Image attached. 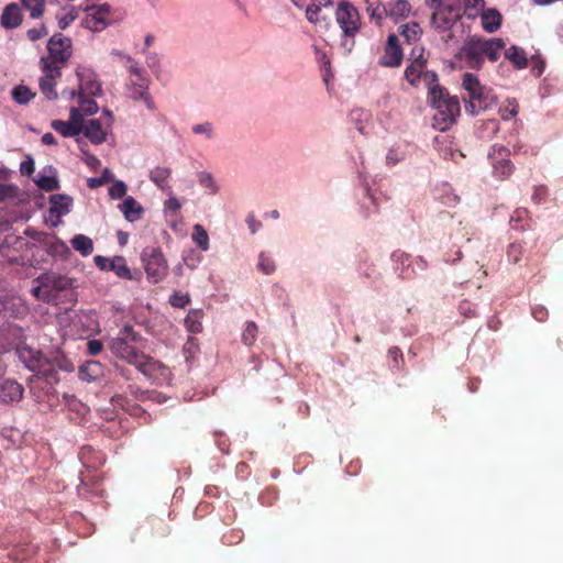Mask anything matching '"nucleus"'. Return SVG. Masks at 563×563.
Segmentation results:
<instances>
[{
  "label": "nucleus",
  "mask_w": 563,
  "mask_h": 563,
  "mask_svg": "<svg viewBox=\"0 0 563 563\" xmlns=\"http://www.w3.org/2000/svg\"><path fill=\"white\" fill-rule=\"evenodd\" d=\"M81 132L93 144H101L107 139V130L103 128V124L100 122V119L87 120L82 126Z\"/></svg>",
  "instance_id": "nucleus-19"
},
{
  "label": "nucleus",
  "mask_w": 563,
  "mask_h": 563,
  "mask_svg": "<svg viewBox=\"0 0 563 563\" xmlns=\"http://www.w3.org/2000/svg\"><path fill=\"white\" fill-rule=\"evenodd\" d=\"M258 328L255 322H246L245 329L242 333V341L246 345H252L257 336Z\"/></svg>",
  "instance_id": "nucleus-41"
},
{
  "label": "nucleus",
  "mask_w": 563,
  "mask_h": 563,
  "mask_svg": "<svg viewBox=\"0 0 563 563\" xmlns=\"http://www.w3.org/2000/svg\"><path fill=\"white\" fill-rule=\"evenodd\" d=\"M424 48H420V53L416 56V48H412L410 54L411 64L405 70V77L408 82L412 86H417L419 79L422 74V69L427 63V59L423 57Z\"/></svg>",
  "instance_id": "nucleus-17"
},
{
  "label": "nucleus",
  "mask_w": 563,
  "mask_h": 563,
  "mask_svg": "<svg viewBox=\"0 0 563 563\" xmlns=\"http://www.w3.org/2000/svg\"><path fill=\"white\" fill-rule=\"evenodd\" d=\"M48 54L41 58L44 69L57 67L60 70L62 66L71 56V41L70 37H49L47 43Z\"/></svg>",
  "instance_id": "nucleus-8"
},
{
  "label": "nucleus",
  "mask_w": 563,
  "mask_h": 563,
  "mask_svg": "<svg viewBox=\"0 0 563 563\" xmlns=\"http://www.w3.org/2000/svg\"><path fill=\"white\" fill-rule=\"evenodd\" d=\"M199 183H200L201 186H203L206 188H209L211 190V192L214 194L217 191L213 177L210 174L201 173L199 175Z\"/></svg>",
  "instance_id": "nucleus-55"
},
{
  "label": "nucleus",
  "mask_w": 563,
  "mask_h": 563,
  "mask_svg": "<svg viewBox=\"0 0 563 563\" xmlns=\"http://www.w3.org/2000/svg\"><path fill=\"white\" fill-rule=\"evenodd\" d=\"M459 18V12L453 4H446L442 9L434 10L432 14V24L435 30L445 32L453 27Z\"/></svg>",
  "instance_id": "nucleus-12"
},
{
  "label": "nucleus",
  "mask_w": 563,
  "mask_h": 563,
  "mask_svg": "<svg viewBox=\"0 0 563 563\" xmlns=\"http://www.w3.org/2000/svg\"><path fill=\"white\" fill-rule=\"evenodd\" d=\"M74 368L73 362L64 353L55 351L49 355L43 354L38 361V368L33 372L53 386L59 382L58 371L70 373Z\"/></svg>",
  "instance_id": "nucleus-5"
},
{
  "label": "nucleus",
  "mask_w": 563,
  "mask_h": 563,
  "mask_svg": "<svg viewBox=\"0 0 563 563\" xmlns=\"http://www.w3.org/2000/svg\"><path fill=\"white\" fill-rule=\"evenodd\" d=\"M77 16L78 12L74 7H70L64 15H58L57 19L60 30H65Z\"/></svg>",
  "instance_id": "nucleus-51"
},
{
  "label": "nucleus",
  "mask_w": 563,
  "mask_h": 563,
  "mask_svg": "<svg viewBox=\"0 0 563 563\" xmlns=\"http://www.w3.org/2000/svg\"><path fill=\"white\" fill-rule=\"evenodd\" d=\"M484 0H464L465 13L475 16L484 8Z\"/></svg>",
  "instance_id": "nucleus-50"
},
{
  "label": "nucleus",
  "mask_w": 563,
  "mask_h": 563,
  "mask_svg": "<svg viewBox=\"0 0 563 563\" xmlns=\"http://www.w3.org/2000/svg\"><path fill=\"white\" fill-rule=\"evenodd\" d=\"M126 195V185L122 180L113 181L109 188V196L111 199H121Z\"/></svg>",
  "instance_id": "nucleus-47"
},
{
  "label": "nucleus",
  "mask_w": 563,
  "mask_h": 563,
  "mask_svg": "<svg viewBox=\"0 0 563 563\" xmlns=\"http://www.w3.org/2000/svg\"><path fill=\"white\" fill-rule=\"evenodd\" d=\"M101 374H102V366L97 361L86 362V364H84L79 368V375H80L81 379L87 380V382L96 380Z\"/></svg>",
  "instance_id": "nucleus-27"
},
{
  "label": "nucleus",
  "mask_w": 563,
  "mask_h": 563,
  "mask_svg": "<svg viewBox=\"0 0 563 563\" xmlns=\"http://www.w3.org/2000/svg\"><path fill=\"white\" fill-rule=\"evenodd\" d=\"M82 114L84 113L78 108L73 107L70 109L69 122L71 124H74L75 126H77V129H80V132L82 131V126L86 123V121L84 120Z\"/></svg>",
  "instance_id": "nucleus-53"
},
{
  "label": "nucleus",
  "mask_w": 563,
  "mask_h": 563,
  "mask_svg": "<svg viewBox=\"0 0 563 563\" xmlns=\"http://www.w3.org/2000/svg\"><path fill=\"white\" fill-rule=\"evenodd\" d=\"M130 97L134 100H143L147 109L154 110V101L148 93V79L140 77V79L130 78Z\"/></svg>",
  "instance_id": "nucleus-15"
},
{
  "label": "nucleus",
  "mask_w": 563,
  "mask_h": 563,
  "mask_svg": "<svg viewBox=\"0 0 563 563\" xmlns=\"http://www.w3.org/2000/svg\"><path fill=\"white\" fill-rule=\"evenodd\" d=\"M192 240L202 251L209 249V235L201 224L194 225Z\"/></svg>",
  "instance_id": "nucleus-36"
},
{
  "label": "nucleus",
  "mask_w": 563,
  "mask_h": 563,
  "mask_svg": "<svg viewBox=\"0 0 563 563\" xmlns=\"http://www.w3.org/2000/svg\"><path fill=\"white\" fill-rule=\"evenodd\" d=\"M314 48H316L317 58L322 64L323 80L325 84H328L330 80V77L332 76L331 70H330V60L327 57V54L321 53L317 45H314Z\"/></svg>",
  "instance_id": "nucleus-45"
},
{
  "label": "nucleus",
  "mask_w": 563,
  "mask_h": 563,
  "mask_svg": "<svg viewBox=\"0 0 563 563\" xmlns=\"http://www.w3.org/2000/svg\"><path fill=\"white\" fill-rule=\"evenodd\" d=\"M141 260L151 283L162 282L168 274L167 261L159 247L148 246L142 251Z\"/></svg>",
  "instance_id": "nucleus-7"
},
{
  "label": "nucleus",
  "mask_w": 563,
  "mask_h": 563,
  "mask_svg": "<svg viewBox=\"0 0 563 563\" xmlns=\"http://www.w3.org/2000/svg\"><path fill=\"white\" fill-rule=\"evenodd\" d=\"M36 282H37L38 285L32 289L33 295L37 299H42V300H44L46 302L52 303V296L53 295H49L48 287L44 286V284L46 282V280H44V274L40 275L37 277Z\"/></svg>",
  "instance_id": "nucleus-39"
},
{
  "label": "nucleus",
  "mask_w": 563,
  "mask_h": 563,
  "mask_svg": "<svg viewBox=\"0 0 563 563\" xmlns=\"http://www.w3.org/2000/svg\"><path fill=\"white\" fill-rule=\"evenodd\" d=\"M44 286L48 287L52 303L74 302L76 300L75 279L55 272L44 273Z\"/></svg>",
  "instance_id": "nucleus-6"
},
{
  "label": "nucleus",
  "mask_w": 563,
  "mask_h": 563,
  "mask_svg": "<svg viewBox=\"0 0 563 563\" xmlns=\"http://www.w3.org/2000/svg\"><path fill=\"white\" fill-rule=\"evenodd\" d=\"M23 329L16 324L4 322L0 325V354L20 345Z\"/></svg>",
  "instance_id": "nucleus-10"
},
{
  "label": "nucleus",
  "mask_w": 563,
  "mask_h": 563,
  "mask_svg": "<svg viewBox=\"0 0 563 563\" xmlns=\"http://www.w3.org/2000/svg\"><path fill=\"white\" fill-rule=\"evenodd\" d=\"M15 353L19 360L25 365L27 369L33 372L38 368V361L41 360L43 353L38 350H34L29 345H18L15 349Z\"/></svg>",
  "instance_id": "nucleus-21"
},
{
  "label": "nucleus",
  "mask_w": 563,
  "mask_h": 563,
  "mask_svg": "<svg viewBox=\"0 0 563 563\" xmlns=\"http://www.w3.org/2000/svg\"><path fill=\"white\" fill-rule=\"evenodd\" d=\"M102 343L99 340H89L87 342V352L89 355H97L102 351Z\"/></svg>",
  "instance_id": "nucleus-59"
},
{
  "label": "nucleus",
  "mask_w": 563,
  "mask_h": 563,
  "mask_svg": "<svg viewBox=\"0 0 563 563\" xmlns=\"http://www.w3.org/2000/svg\"><path fill=\"white\" fill-rule=\"evenodd\" d=\"M110 272H113L118 277H120L122 279H126V280L134 279V276H133L131 269L129 268L126 261L123 256H114L112 258V266H111Z\"/></svg>",
  "instance_id": "nucleus-28"
},
{
  "label": "nucleus",
  "mask_w": 563,
  "mask_h": 563,
  "mask_svg": "<svg viewBox=\"0 0 563 563\" xmlns=\"http://www.w3.org/2000/svg\"><path fill=\"white\" fill-rule=\"evenodd\" d=\"M35 95L26 86H16L12 90V98L20 104H26Z\"/></svg>",
  "instance_id": "nucleus-37"
},
{
  "label": "nucleus",
  "mask_w": 563,
  "mask_h": 563,
  "mask_svg": "<svg viewBox=\"0 0 563 563\" xmlns=\"http://www.w3.org/2000/svg\"><path fill=\"white\" fill-rule=\"evenodd\" d=\"M202 311L201 310H190L185 318V325L187 330L191 333H199L202 330L201 323Z\"/></svg>",
  "instance_id": "nucleus-32"
},
{
  "label": "nucleus",
  "mask_w": 563,
  "mask_h": 563,
  "mask_svg": "<svg viewBox=\"0 0 563 563\" xmlns=\"http://www.w3.org/2000/svg\"><path fill=\"white\" fill-rule=\"evenodd\" d=\"M532 316L538 321H544L545 318L548 317V311L543 307H534L532 309Z\"/></svg>",
  "instance_id": "nucleus-64"
},
{
  "label": "nucleus",
  "mask_w": 563,
  "mask_h": 563,
  "mask_svg": "<svg viewBox=\"0 0 563 563\" xmlns=\"http://www.w3.org/2000/svg\"><path fill=\"white\" fill-rule=\"evenodd\" d=\"M43 69L44 76L40 79V89L46 96L47 99L54 100L57 98V91L55 89V78L60 76V70L57 67L49 69Z\"/></svg>",
  "instance_id": "nucleus-20"
},
{
  "label": "nucleus",
  "mask_w": 563,
  "mask_h": 563,
  "mask_svg": "<svg viewBox=\"0 0 563 563\" xmlns=\"http://www.w3.org/2000/svg\"><path fill=\"white\" fill-rule=\"evenodd\" d=\"M71 246L81 255L88 256L93 251L92 240L84 234H77L71 239Z\"/></svg>",
  "instance_id": "nucleus-30"
},
{
  "label": "nucleus",
  "mask_w": 563,
  "mask_h": 563,
  "mask_svg": "<svg viewBox=\"0 0 563 563\" xmlns=\"http://www.w3.org/2000/svg\"><path fill=\"white\" fill-rule=\"evenodd\" d=\"M462 87L465 90L463 96L465 111L471 115H477L497 104V98L493 89L482 85L476 75L464 73L462 75Z\"/></svg>",
  "instance_id": "nucleus-3"
},
{
  "label": "nucleus",
  "mask_w": 563,
  "mask_h": 563,
  "mask_svg": "<svg viewBox=\"0 0 563 563\" xmlns=\"http://www.w3.org/2000/svg\"><path fill=\"white\" fill-rule=\"evenodd\" d=\"M320 12V7L317 5L316 3L309 5L306 10V16L307 19L312 22V23H316L319 21V18H318V13Z\"/></svg>",
  "instance_id": "nucleus-62"
},
{
  "label": "nucleus",
  "mask_w": 563,
  "mask_h": 563,
  "mask_svg": "<svg viewBox=\"0 0 563 563\" xmlns=\"http://www.w3.org/2000/svg\"><path fill=\"white\" fill-rule=\"evenodd\" d=\"M170 174V168L157 166L150 172V178L157 187L165 189L168 187Z\"/></svg>",
  "instance_id": "nucleus-29"
},
{
  "label": "nucleus",
  "mask_w": 563,
  "mask_h": 563,
  "mask_svg": "<svg viewBox=\"0 0 563 563\" xmlns=\"http://www.w3.org/2000/svg\"><path fill=\"white\" fill-rule=\"evenodd\" d=\"M51 126L64 137L76 136L80 133V129H77L69 121L53 120Z\"/></svg>",
  "instance_id": "nucleus-31"
},
{
  "label": "nucleus",
  "mask_w": 563,
  "mask_h": 563,
  "mask_svg": "<svg viewBox=\"0 0 563 563\" xmlns=\"http://www.w3.org/2000/svg\"><path fill=\"white\" fill-rule=\"evenodd\" d=\"M109 4H102L95 13L88 14L85 24L91 32H101L106 26L104 15L109 13Z\"/></svg>",
  "instance_id": "nucleus-23"
},
{
  "label": "nucleus",
  "mask_w": 563,
  "mask_h": 563,
  "mask_svg": "<svg viewBox=\"0 0 563 563\" xmlns=\"http://www.w3.org/2000/svg\"><path fill=\"white\" fill-rule=\"evenodd\" d=\"M8 176V172L3 168H0V201H3L8 198H14L16 194V187L7 184Z\"/></svg>",
  "instance_id": "nucleus-33"
},
{
  "label": "nucleus",
  "mask_w": 563,
  "mask_h": 563,
  "mask_svg": "<svg viewBox=\"0 0 563 563\" xmlns=\"http://www.w3.org/2000/svg\"><path fill=\"white\" fill-rule=\"evenodd\" d=\"M92 453L91 448H82L80 451V457L82 460V463L87 465L88 467H97L99 464L103 463V459L101 456L98 457V462H90L88 459V455Z\"/></svg>",
  "instance_id": "nucleus-54"
},
{
  "label": "nucleus",
  "mask_w": 563,
  "mask_h": 563,
  "mask_svg": "<svg viewBox=\"0 0 563 563\" xmlns=\"http://www.w3.org/2000/svg\"><path fill=\"white\" fill-rule=\"evenodd\" d=\"M482 25L487 33L496 32L501 24V14L496 9L482 10Z\"/></svg>",
  "instance_id": "nucleus-26"
},
{
  "label": "nucleus",
  "mask_w": 563,
  "mask_h": 563,
  "mask_svg": "<svg viewBox=\"0 0 563 563\" xmlns=\"http://www.w3.org/2000/svg\"><path fill=\"white\" fill-rule=\"evenodd\" d=\"M22 7L30 12V16L38 19L42 16L45 7V0H21Z\"/></svg>",
  "instance_id": "nucleus-35"
},
{
  "label": "nucleus",
  "mask_w": 563,
  "mask_h": 563,
  "mask_svg": "<svg viewBox=\"0 0 563 563\" xmlns=\"http://www.w3.org/2000/svg\"><path fill=\"white\" fill-rule=\"evenodd\" d=\"M77 76L79 78V93L92 97L101 95V84L93 71L89 69L77 70Z\"/></svg>",
  "instance_id": "nucleus-14"
},
{
  "label": "nucleus",
  "mask_w": 563,
  "mask_h": 563,
  "mask_svg": "<svg viewBox=\"0 0 563 563\" xmlns=\"http://www.w3.org/2000/svg\"><path fill=\"white\" fill-rule=\"evenodd\" d=\"M395 271L402 279H411L417 276V269L413 266V258L405 252H394Z\"/></svg>",
  "instance_id": "nucleus-16"
},
{
  "label": "nucleus",
  "mask_w": 563,
  "mask_h": 563,
  "mask_svg": "<svg viewBox=\"0 0 563 563\" xmlns=\"http://www.w3.org/2000/svg\"><path fill=\"white\" fill-rule=\"evenodd\" d=\"M492 158L494 159V173L497 177H499L500 179H505L512 174L514 165L509 159H495L494 156H492Z\"/></svg>",
  "instance_id": "nucleus-34"
},
{
  "label": "nucleus",
  "mask_w": 563,
  "mask_h": 563,
  "mask_svg": "<svg viewBox=\"0 0 563 563\" xmlns=\"http://www.w3.org/2000/svg\"><path fill=\"white\" fill-rule=\"evenodd\" d=\"M24 394L23 386L15 379L5 378L0 382V402L12 405L22 400Z\"/></svg>",
  "instance_id": "nucleus-13"
},
{
  "label": "nucleus",
  "mask_w": 563,
  "mask_h": 563,
  "mask_svg": "<svg viewBox=\"0 0 563 563\" xmlns=\"http://www.w3.org/2000/svg\"><path fill=\"white\" fill-rule=\"evenodd\" d=\"M409 12L410 4L406 0H398L388 9V14L391 16H406Z\"/></svg>",
  "instance_id": "nucleus-43"
},
{
  "label": "nucleus",
  "mask_w": 563,
  "mask_h": 563,
  "mask_svg": "<svg viewBox=\"0 0 563 563\" xmlns=\"http://www.w3.org/2000/svg\"><path fill=\"white\" fill-rule=\"evenodd\" d=\"M528 214L527 209H517L511 216L510 223L514 229H523V227H519L517 223L521 221Z\"/></svg>",
  "instance_id": "nucleus-58"
},
{
  "label": "nucleus",
  "mask_w": 563,
  "mask_h": 563,
  "mask_svg": "<svg viewBox=\"0 0 563 563\" xmlns=\"http://www.w3.org/2000/svg\"><path fill=\"white\" fill-rule=\"evenodd\" d=\"M169 303L175 308H185L190 303V297L175 291L169 298Z\"/></svg>",
  "instance_id": "nucleus-52"
},
{
  "label": "nucleus",
  "mask_w": 563,
  "mask_h": 563,
  "mask_svg": "<svg viewBox=\"0 0 563 563\" xmlns=\"http://www.w3.org/2000/svg\"><path fill=\"white\" fill-rule=\"evenodd\" d=\"M531 62V74L539 78L543 74L545 69V62L539 55H532L530 58Z\"/></svg>",
  "instance_id": "nucleus-48"
},
{
  "label": "nucleus",
  "mask_w": 563,
  "mask_h": 563,
  "mask_svg": "<svg viewBox=\"0 0 563 563\" xmlns=\"http://www.w3.org/2000/svg\"><path fill=\"white\" fill-rule=\"evenodd\" d=\"M504 47L505 43L500 37L489 40L473 37L464 44L457 56L465 62L467 67L479 68L485 58L490 62L498 60Z\"/></svg>",
  "instance_id": "nucleus-4"
},
{
  "label": "nucleus",
  "mask_w": 563,
  "mask_h": 563,
  "mask_svg": "<svg viewBox=\"0 0 563 563\" xmlns=\"http://www.w3.org/2000/svg\"><path fill=\"white\" fill-rule=\"evenodd\" d=\"M80 110L86 115H92L98 112V104L93 99H86L84 95L78 93Z\"/></svg>",
  "instance_id": "nucleus-42"
},
{
  "label": "nucleus",
  "mask_w": 563,
  "mask_h": 563,
  "mask_svg": "<svg viewBox=\"0 0 563 563\" xmlns=\"http://www.w3.org/2000/svg\"><path fill=\"white\" fill-rule=\"evenodd\" d=\"M549 196V190L544 185L534 186L533 192L531 196L532 201L536 205H540L547 201Z\"/></svg>",
  "instance_id": "nucleus-49"
},
{
  "label": "nucleus",
  "mask_w": 563,
  "mask_h": 563,
  "mask_svg": "<svg viewBox=\"0 0 563 563\" xmlns=\"http://www.w3.org/2000/svg\"><path fill=\"white\" fill-rule=\"evenodd\" d=\"M141 340V335L134 331L133 327L126 324L120 330L118 336L111 340L110 350L117 357L134 365L139 372L151 377L162 367V364L133 346V343Z\"/></svg>",
  "instance_id": "nucleus-1"
},
{
  "label": "nucleus",
  "mask_w": 563,
  "mask_h": 563,
  "mask_svg": "<svg viewBox=\"0 0 563 563\" xmlns=\"http://www.w3.org/2000/svg\"><path fill=\"white\" fill-rule=\"evenodd\" d=\"M73 199L66 195H53L49 198V213L60 218L70 211Z\"/></svg>",
  "instance_id": "nucleus-22"
},
{
  "label": "nucleus",
  "mask_w": 563,
  "mask_h": 563,
  "mask_svg": "<svg viewBox=\"0 0 563 563\" xmlns=\"http://www.w3.org/2000/svg\"><path fill=\"white\" fill-rule=\"evenodd\" d=\"M20 172L22 175L30 176L34 173V161L32 157H27V159L23 161L20 165Z\"/></svg>",
  "instance_id": "nucleus-60"
},
{
  "label": "nucleus",
  "mask_w": 563,
  "mask_h": 563,
  "mask_svg": "<svg viewBox=\"0 0 563 563\" xmlns=\"http://www.w3.org/2000/svg\"><path fill=\"white\" fill-rule=\"evenodd\" d=\"M505 57L512 64L516 69H525L529 65V58L523 48L511 45L505 51Z\"/></svg>",
  "instance_id": "nucleus-25"
},
{
  "label": "nucleus",
  "mask_w": 563,
  "mask_h": 563,
  "mask_svg": "<svg viewBox=\"0 0 563 563\" xmlns=\"http://www.w3.org/2000/svg\"><path fill=\"white\" fill-rule=\"evenodd\" d=\"M398 40L399 37H387L384 54L378 60L380 66L396 68L401 65L404 53Z\"/></svg>",
  "instance_id": "nucleus-11"
},
{
  "label": "nucleus",
  "mask_w": 563,
  "mask_h": 563,
  "mask_svg": "<svg viewBox=\"0 0 563 563\" xmlns=\"http://www.w3.org/2000/svg\"><path fill=\"white\" fill-rule=\"evenodd\" d=\"M366 11L369 13L371 19L377 21V24L380 23L383 16L388 14V9L385 5L380 8L379 3H368Z\"/></svg>",
  "instance_id": "nucleus-44"
},
{
  "label": "nucleus",
  "mask_w": 563,
  "mask_h": 563,
  "mask_svg": "<svg viewBox=\"0 0 563 563\" xmlns=\"http://www.w3.org/2000/svg\"><path fill=\"white\" fill-rule=\"evenodd\" d=\"M257 268L265 275H271L276 271V264L271 256L262 252L258 256Z\"/></svg>",
  "instance_id": "nucleus-40"
},
{
  "label": "nucleus",
  "mask_w": 563,
  "mask_h": 563,
  "mask_svg": "<svg viewBox=\"0 0 563 563\" xmlns=\"http://www.w3.org/2000/svg\"><path fill=\"white\" fill-rule=\"evenodd\" d=\"M192 132L196 134H206L208 139L212 137V124L209 122L202 124H196L192 128Z\"/></svg>",
  "instance_id": "nucleus-57"
},
{
  "label": "nucleus",
  "mask_w": 563,
  "mask_h": 563,
  "mask_svg": "<svg viewBox=\"0 0 563 563\" xmlns=\"http://www.w3.org/2000/svg\"><path fill=\"white\" fill-rule=\"evenodd\" d=\"M424 80H429V96L431 106L434 108L432 125L434 129L444 132L449 130L461 113L460 101L457 97L449 95L448 90L437 84L435 73L426 71Z\"/></svg>",
  "instance_id": "nucleus-2"
},
{
  "label": "nucleus",
  "mask_w": 563,
  "mask_h": 563,
  "mask_svg": "<svg viewBox=\"0 0 563 563\" xmlns=\"http://www.w3.org/2000/svg\"><path fill=\"white\" fill-rule=\"evenodd\" d=\"M119 209L129 222L141 219L144 212L143 207L132 196L125 197L123 202L119 205Z\"/></svg>",
  "instance_id": "nucleus-24"
},
{
  "label": "nucleus",
  "mask_w": 563,
  "mask_h": 563,
  "mask_svg": "<svg viewBox=\"0 0 563 563\" xmlns=\"http://www.w3.org/2000/svg\"><path fill=\"white\" fill-rule=\"evenodd\" d=\"M35 183L41 189L46 190V191H53V190L58 189V187H59V183L54 175L41 174V175H38Z\"/></svg>",
  "instance_id": "nucleus-38"
},
{
  "label": "nucleus",
  "mask_w": 563,
  "mask_h": 563,
  "mask_svg": "<svg viewBox=\"0 0 563 563\" xmlns=\"http://www.w3.org/2000/svg\"><path fill=\"white\" fill-rule=\"evenodd\" d=\"M460 312L468 318L474 317L476 314L475 309H472L471 303L468 301H463L460 303Z\"/></svg>",
  "instance_id": "nucleus-63"
},
{
  "label": "nucleus",
  "mask_w": 563,
  "mask_h": 563,
  "mask_svg": "<svg viewBox=\"0 0 563 563\" xmlns=\"http://www.w3.org/2000/svg\"><path fill=\"white\" fill-rule=\"evenodd\" d=\"M522 254H523V249H522L521 244H519V243L509 244V246L507 249V257H508L509 262H511L514 264L519 263L521 261Z\"/></svg>",
  "instance_id": "nucleus-46"
},
{
  "label": "nucleus",
  "mask_w": 563,
  "mask_h": 563,
  "mask_svg": "<svg viewBox=\"0 0 563 563\" xmlns=\"http://www.w3.org/2000/svg\"><path fill=\"white\" fill-rule=\"evenodd\" d=\"M400 35H417L419 32H421L420 25L418 23H412V27H409L408 24H402L399 27Z\"/></svg>",
  "instance_id": "nucleus-61"
},
{
  "label": "nucleus",
  "mask_w": 563,
  "mask_h": 563,
  "mask_svg": "<svg viewBox=\"0 0 563 563\" xmlns=\"http://www.w3.org/2000/svg\"><path fill=\"white\" fill-rule=\"evenodd\" d=\"M95 264L101 271L110 272L112 266V258H108L101 255H97L95 258Z\"/></svg>",
  "instance_id": "nucleus-56"
},
{
  "label": "nucleus",
  "mask_w": 563,
  "mask_h": 563,
  "mask_svg": "<svg viewBox=\"0 0 563 563\" xmlns=\"http://www.w3.org/2000/svg\"><path fill=\"white\" fill-rule=\"evenodd\" d=\"M23 13L18 3H9L0 15V24L5 30H13L21 25Z\"/></svg>",
  "instance_id": "nucleus-18"
},
{
  "label": "nucleus",
  "mask_w": 563,
  "mask_h": 563,
  "mask_svg": "<svg viewBox=\"0 0 563 563\" xmlns=\"http://www.w3.org/2000/svg\"><path fill=\"white\" fill-rule=\"evenodd\" d=\"M335 18L345 35H353L360 30L361 15L356 7L349 1H340Z\"/></svg>",
  "instance_id": "nucleus-9"
}]
</instances>
